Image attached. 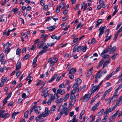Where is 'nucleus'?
<instances>
[{"label":"nucleus","mask_w":122,"mask_h":122,"mask_svg":"<svg viewBox=\"0 0 122 122\" xmlns=\"http://www.w3.org/2000/svg\"><path fill=\"white\" fill-rule=\"evenodd\" d=\"M67 104L66 103H64L62 106L63 107V110L64 111H65L64 114L65 115H67L68 114V112L69 111V109H67L66 108L67 106Z\"/></svg>","instance_id":"obj_6"},{"label":"nucleus","mask_w":122,"mask_h":122,"mask_svg":"<svg viewBox=\"0 0 122 122\" xmlns=\"http://www.w3.org/2000/svg\"><path fill=\"white\" fill-rule=\"evenodd\" d=\"M47 50H42L39 53V54H40V55H42L44 53H46V52Z\"/></svg>","instance_id":"obj_35"},{"label":"nucleus","mask_w":122,"mask_h":122,"mask_svg":"<svg viewBox=\"0 0 122 122\" xmlns=\"http://www.w3.org/2000/svg\"><path fill=\"white\" fill-rule=\"evenodd\" d=\"M107 116L106 115L105 116L104 118L102 120V122H106L107 119Z\"/></svg>","instance_id":"obj_32"},{"label":"nucleus","mask_w":122,"mask_h":122,"mask_svg":"<svg viewBox=\"0 0 122 122\" xmlns=\"http://www.w3.org/2000/svg\"><path fill=\"white\" fill-rule=\"evenodd\" d=\"M78 119H72L71 120L69 121L68 122H78Z\"/></svg>","instance_id":"obj_57"},{"label":"nucleus","mask_w":122,"mask_h":122,"mask_svg":"<svg viewBox=\"0 0 122 122\" xmlns=\"http://www.w3.org/2000/svg\"><path fill=\"white\" fill-rule=\"evenodd\" d=\"M56 106L54 105L51 108L50 113H53L54 112L56 111Z\"/></svg>","instance_id":"obj_28"},{"label":"nucleus","mask_w":122,"mask_h":122,"mask_svg":"<svg viewBox=\"0 0 122 122\" xmlns=\"http://www.w3.org/2000/svg\"><path fill=\"white\" fill-rule=\"evenodd\" d=\"M104 59L109 58V55H105L102 56Z\"/></svg>","instance_id":"obj_54"},{"label":"nucleus","mask_w":122,"mask_h":122,"mask_svg":"<svg viewBox=\"0 0 122 122\" xmlns=\"http://www.w3.org/2000/svg\"><path fill=\"white\" fill-rule=\"evenodd\" d=\"M48 35L45 34L42 35L40 37L41 38H43L41 40V42H45L46 41V39Z\"/></svg>","instance_id":"obj_13"},{"label":"nucleus","mask_w":122,"mask_h":122,"mask_svg":"<svg viewBox=\"0 0 122 122\" xmlns=\"http://www.w3.org/2000/svg\"><path fill=\"white\" fill-rule=\"evenodd\" d=\"M30 56L29 54H28L25 55L23 58V60H25L28 59Z\"/></svg>","instance_id":"obj_44"},{"label":"nucleus","mask_w":122,"mask_h":122,"mask_svg":"<svg viewBox=\"0 0 122 122\" xmlns=\"http://www.w3.org/2000/svg\"><path fill=\"white\" fill-rule=\"evenodd\" d=\"M93 69V68L92 67L88 70L87 75V77H89L91 75Z\"/></svg>","instance_id":"obj_18"},{"label":"nucleus","mask_w":122,"mask_h":122,"mask_svg":"<svg viewBox=\"0 0 122 122\" xmlns=\"http://www.w3.org/2000/svg\"><path fill=\"white\" fill-rule=\"evenodd\" d=\"M118 96V95H114L113 94V95L111 98H109L108 100L109 101V103L113 102H114L116 101Z\"/></svg>","instance_id":"obj_4"},{"label":"nucleus","mask_w":122,"mask_h":122,"mask_svg":"<svg viewBox=\"0 0 122 122\" xmlns=\"http://www.w3.org/2000/svg\"><path fill=\"white\" fill-rule=\"evenodd\" d=\"M83 25V24H81V23H79L76 26V29H77L80 27H82Z\"/></svg>","instance_id":"obj_53"},{"label":"nucleus","mask_w":122,"mask_h":122,"mask_svg":"<svg viewBox=\"0 0 122 122\" xmlns=\"http://www.w3.org/2000/svg\"><path fill=\"white\" fill-rule=\"evenodd\" d=\"M37 57H35L33 61V64H35L37 61Z\"/></svg>","instance_id":"obj_55"},{"label":"nucleus","mask_w":122,"mask_h":122,"mask_svg":"<svg viewBox=\"0 0 122 122\" xmlns=\"http://www.w3.org/2000/svg\"><path fill=\"white\" fill-rule=\"evenodd\" d=\"M122 96H121L117 100L115 105L117 107V106H119L121 105L122 104Z\"/></svg>","instance_id":"obj_11"},{"label":"nucleus","mask_w":122,"mask_h":122,"mask_svg":"<svg viewBox=\"0 0 122 122\" xmlns=\"http://www.w3.org/2000/svg\"><path fill=\"white\" fill-rule=\"evenodd\" d=\"M29 95L26 96V94L25 93H23L22 95V97L23 98H26L28 97Z\"/></svg>","instance_id":"obj_59"},{"label":"nucleus","mask_w":122,"mask_h":122,"mask_svg":"<svg viewBox=\"0 0 122 122\" xmlns=\"http://www.w3.org/2000/svg\"><path fill=\"white\" fill-rule=\"evenodd\" d=\"M118 54L117 53L114 54L111 57V58L113 60H114L116 56Z\"/></svg>","instance_id":"obj_51"},{"label":"nucleus","mask_w":122,"mask_h":122,"mask_svg":"<svg viewBox=\"0 0 122 122\" xmlns=\"http://www.w3.org/2000/svg\"><path fill=\"white\" fill-rule=\"evenodd\" d=\"M19 113V112H15L13 113L12 115V117L14 119L15 118V116L16 115V114H18Z\"/></svg>","instance_id":"obj_36"},{"label":"nucleus","mask_w":122,"mask_h":122,"mask_svg":"<svg viewBox=\"0 0 122 122\" xmlns=\"http://www.w3.org/2000/svg\"><path fill=\"white\" fill-rule=\"evenodd\" d=\"M76 71V69L75 68H72L69 71L68 74H74L75 73Z\"/></svg>","instance_id":"obj_26"},{"label":"nucleus","mask_w":122,"mask_h":122,"mask_svg":"<svg viewBox=\"0 0 122 122\" xmlns=\"http://www.w3.org/2000/svg\"><path fill=\"white\" fill-rule=\"evenodd\" d=\"M60 8L63 9L65 7V5L64 3H61L59 6Z\"/></svg>","instance_id":"obj_38"},{"label":"nucleus","mask_w":122,"mask_h":122,"mask_svg":"<svg viewBox=\"0 0 122 122\" xmlns=\"http://www.w3.org/2000/svg\"><path fill=\"white\" fill-rule=\"evenodd\" d=\"M108 52L105 49L102 52L101 54V56H102L104 55V54L105 53H107Z\"/></svg>","instance_id":"obj_46"},{"label":"nucleus","mask_w":122,"mask_h":122,"mask_svg":"<svg viewBox=\"0 0 122 122\" xmlns=\"http://www.w3.org/2000/svg\"><path fill=\"white\" fill-rule=\"evenodd\" d=\"M82 51L83 52H85L86 51V50L87 48V46L86 45H85L83 47V46H82Z\"/></svg>","instance_id":"obj_31"},{"label":"nucleus","mask_w":122,"mask_h":122,"mask_svg":"<svg viewBox=\"0 0 122 122\" xmlns=\"http://www.w3.org/2000/svg\"><path fill=\"white\" fill-rule=\"evenodd\" d=\"M111 61V59H109L105 61L104 63L103 66V68H104V67H106L107 66L108 64Z\"/></svg>","instance_id":"obj_20"},{"label":"nucleus","mask_w":122,"mask_h":122,"mask_svg":"<svg viewBox=\"0 0 122 122\" xmlns=\"http://www.w3.org/2000/svg\"><path fill=\"white\" fill-rule=\"evenodd\" d=\"M112 37V36H107V35L106 38L105 40V41H107L108 40H109L110 39H111V38Z\"/></svg>","instance_id":"obj_47"},{"label":"nucleus","mask_w":122,"mask_h":122,"mask_svg":"<svg viewBox=\"0 0 122 122\" xmlns=\"http://www.w3.org/2000/svg\"><path fill=\"white\" fill-rule=\"evenodd\" d=\"M29 112V111L28 110L25 112L24 114V117L25 118H26L28 117V114Z\"/></svg>","instance_id":"obj_37"},{"label":"nucleus","mask_w":122,"mask_h":122,"mask_svg":"<svg viewBox=\"0 0 122 122\" xmlns=\"http://www.w3.org/2000/svg\"><path fill=\"white\" fill-rule=\"evenodd\" d=\"M102 73H100V74L96 73L95 75V78L96 79L95 81V83H97L98 81V79L100 78L102 76Z\"/></svg>","instance_id":"obj_9"},{"label":"nucleus","mask_w":122,"mask_h":122,"mask_svg":"<svg viewBox=\"0 0 122 122\" xmlns=\"http://www.w3.org/2000/svg\"><path fill=\"white\" fill-rule=\"evenodd\" d=\"M90 96V94H85L82 98L83 101L84 102H87L89 99Z\"/></svg>","instance_id":"obj_5"},{"label":"nucleus","mask_w":122,"mask_h":122,"mask_svg":"<svg viewBox=\"0 0 122 122\" xmlns=\"http://www.w3.org/2000/svg\"><path fill=\"white\" fill-rule=\"evenodd\" d=\"M99 102H97L96 104H95L92 107V110L94 111L95 110L97 109V107L99 105Z\"/></svg>","instance_id":"obj_17"},{"label":"nucleus","mask_w":122,"mask_h":122,"mask_svg":"<svg viewBox=\"0 0 122 122\" xmlns=\"http://www.w3.org/2000/svg\"><path fill=\"white\" fill-rule=\"evenodd\" d=\"M59 87L60 88H64L65 87V86L64 83H62L60 84L59 86Z\"/></svg>","instance_id":"obj_42"},{"label":"nucleus","mask_w":122,"mask_h":122,"mask_svg":"<svg viewBox=\"0 0 122 122\" xmlns=\"http://www.w3.org/2000/svg\"><path fill=\"white\" fill-rule=\"evenodd\" d=\"M59 96L58 95L57 93H55L54 94V97H52L51 98L52 101H53L54 99H57L58 98H59Z\"/></svg>","instance_id":"obj_19"},{"label":"nucleus","mask_w":122,"mask_h":122,"mask_svg":"<svg viewBox=\"0 0 122 122\" xmlns=\"http://www.w3.org/2000/svg\"><path fill=\"white\" fill-rule=\"evenodd\" d=\"M57 76L58 74H55L52 77L51 79L48 81L49 82H51Z\"/></svg>","instance_id":"obj_16"},{"label":"nucleus","mask_w":122,"mask_h":122,"mask_svg":"<svg viewBox=\"0 0 122 122\" xmlns=\"http://www.w3.org/2000/svg\"><path fill=\"white\" fill-rule=\"evenodd\" d=\"M15 28H14L12 30H9L8 32L7 33V36H9L10 34V32H11L13 31H14L15 30Z\"/></svg>","instance_id":"obj_33"},{"label":"nucleus","mask_w":122,"mask_h":122,"mask_svg":"<svg viewBox=\"0 0 122 122\" xmlns=\"http://www.w3.org/2000/svg\"><path fill=\"white\" fill-rule=\"evenodd\" d=\"M106 27V26H100L99 27L98 29V31L99 32V36L100 37L103 34L105 31L104 29Z\"/></svg>","instance_id":"obj_3"},{"label":"nucleus","mask_w":122,"mask_h":122,"mask_svg":"<svg viewBox=\"0 0 122 122\" xmlns=\"http://www.w3.org/2000/svg\"><path fill=\"white\" fill-rule=\"evenodd\" d=\"M18 10V8H15L12 10L11 11V12L15 13Z\"/></svg>","instance_id":"obj_63"},{"label":"nucleus","mask_w":122,"mask_h":122,"mask_svg":"<svg viewBox=\"0 0 122 122\" xmlns=\"http://www.w3.org/2000/svg\"><path fill=\"white\" fill-rule=\"evenodd\" d=\"M57 93L58 94L63 95L64 94L65 92L64 89H62L61 88L58 89L57 90Z\"/></svg>","instance_id":"obj_12"},{"label":"nucleus","mask_w":122,"mask_h":122,"mask_svg":"<svg viewBox=\"0 0 122 122\" xmlns=\"http://www.w3.org/2000/svg\"><path fill=\"white\" fill-rule=\"evenodd\" d=\"M69 94L68 93L66 94V95L65 96V98H63V100H64H64H66L68 98H69Z\"/></svg>","instance_id":"obj_61"},{"label":"nucleus","mask_w":122,"mask_h":122,"mask_svg":"<svg viewBox=\"0 0 122 122\" xmlns=\"http://www.w3.org/2000/svg\"><path fill=\"white\" fill-rule=\"evenodd\" d=\"M7 81V78L6 77L3 78L1 81L3 82L4 83V82H6V81Z\"/></svg>","instance_id":"obj_58"},{"label":"nucleus","mask_w":122,"mask_h":122,"mask_svg":"<svg viewBox=\"0 0 122 122\" xmlns=\"http://www.w3.org/2000/svg\"><path fill=\"white\" fill-rule=\"evenodd\" d=\"M122 24V22L119 23L117 25L116 29L117 30L118 28L120 27V26Z\"/></svg>","instance_id":"obj_62"},{"label":"nucleus","mask_w":122,"mask_h":122,"mask_svg":"<svg viewBox=\"0 0 122 122\" xmlns=\"http://www.w3.org/2000/svg\"><path fill=\"white\" fill-rule=\"evenodd\" d=\"M9 114L8 113H6L3 117H2V118H4L5 119V118H7L9 117Z\"/></svg>","instance_id":"obj_50"},{"label":"nucleus","mask_w":122,"mask_h":122,"mask_svg":"<svg viewBox=\"0 0 122 122\" xmlns=\"http://www.w3.org/2000/svg\"><path fill=\"white\" fill-rule=\"evenodd\" d=\"M61 116L59 114H58L57 117L55 119V121H57L61 117Z\"/></svg>","instance_id":"obj_52"},{"label":"nucleus","mask_w":122,"mask_h":122,"mask_svg":"<svg viewBox=\"0 0 122 122\" xmlns=\"http://www.w3.org/2000/svg\"><path fill=\"white\" fill-rule=\"evenodd\" d=\"M5 112V110L1 111H0V118L4 116V113Z\"/></svg>","instance_id":"obj_40"},{"label":"nucleus","mask_w":122,"mask_h":122,"mask_svg":"<svg viewBox=\"0 0 122 122\" xmlns=\"http://www.w3.org/2000/svg\"><path fill=\"white\" fill-rule=\"evenodd\" d=\"M104 61V60L103 59H102V60L100 61L99 64L98 66L97 67V68L98 69H99L102 66Z\"/></svg>","instance_id":"obj_24"},{"label":"nucleus","mask_w":122,"mask_h":122,"mask_svg":"<svg viewBox=\"0 0 122 122\" xmlns=\"http://www.w3.org/2000/svg\"><path fill=\"white\" fill-rule=\"evenodd\" d=\"M41 47L44 50H47V49L48 47V46L45 43H43L41 44Z\"/></svg>","instance_id":"obj_15"},{"label":"nucleus","mask_w":122,"mask_h":122,"mask_svg":"<svg viewBox=\"0 0 122 122\" xmlns=\"http://www.w3.org/2000/svg\"><path fill=\"white\" fill-rule=\"evenodd\" d=\"M21 64L20 62H18L16 64V71L20 69L21 67Z\"/></svg>","instance_id":"obj_22"},{"label":"nucleus","mask_w":122,"mask_h":122,"mask_svg":"<svg viewBox=\"0 0 122 122\" xmlns=\"http://www.w3.org/2000/svg\"><path fill=\"white\" fill-rule=\"evenodd\" d=\"M85 112L84 110H82L81 113H80V115L79 118L80 119H81L82 118V116L84 114Z\"/></svg>","instance_id":"obj_39"},{"label":"nucleus","mask_w":122,"mask_h":122,"mask_svg":"<svg viewBox=\"0 0 122 122\" xmlns=\"http://www.w3.org/2000/svg\"><path fill=\"white\" fill-rule=\"evenodd\" d=\"M102 82L103 81H102L99 85H97L93 86L91 91L92 94L94 93V92L97 90L98 91V90L100 88V86L102 84Z\"/></svg>","instance_id":"obj_2"},{"label":"nucleus","mask_w":122,"mask_h":122,"mask_svg":"<svg viewBox=\"0 0 122 122\" xmlns=\"http://www.w3.org/2000/svg\"><path fill=\"white\" fill-rule=\"evenodd\" d=\"M102 19H99L97 21V23L95 27V28H97V27L99 26L100 24L102 23Z\"/></svg>","instance_id":"obj_21"},{"label":"nucleus","mask_w":122,"mask_h":122,"mask_svg":"<svg viewBox=\"0 0 122 122\" xmlns=\"http://www.w3.org/2000/svg\"><path fill=\"white\" fill-rule=\"evenodd\" d=\"M112 88V87H111L108 89L105 92L107 94L109 92H110Z\"/></svg>","instance_id":"obj_60"},{"label":"nucleus","mask_w":122,"mask_h":122,"mask_svg":"<svg viewBox=\"0 0 122 122\" xmlns=\"http://www.w3.org/2000/svg\"><path fill=\"white\" fill-rule=\"evenodd\" d=\"M119 110H118L115 112V113L114 114H113L111 116V117H112V118H114L116 117L117 115L118 114V113H119Z\"/></svg>","instance_id":"obj_30"},{"label":"nucleus","mask_w":122,"mask_h":122,"mask_svg":"<svg viewBox=\"0 0 122 122\" xmlns=\"http://www.w3.org/2000/svg\"><path fill=\"white\" fill-rule=\"evenodd\" d=\"M48 89V88H47L45 90L43 91L41 93V96H43L44 98H45L47 96H48L49 93V91L46 90L47 89Z\"/></svg>","instance_id":"obj_8"},{"label":"nucleus","mask_w":122,"mask_h":122,"mask_svg":"<svg viewBox=\"0 0 122 122\" xmlns=\"http://www.w3.org/2000/svg\"><path fill=\"white\" fill-rule=\"evenodd\" d=\"M61 37V36L60 35L58 36L57 37L55 35H53L52 36H51V38L52 39H56L57 40H59Z\"/></svg>","instance_id":"obj_23"},{"label":"nucleus","mask_w":122,"mask_h":122,"mask_svg":"<svg viewBox=\"0 0 122 122\" xmlns=\"http://www.w3.org/2000/svg\"><path fill=\"white\" fill-rule=\"evenodd\" d=\"M55 25H54L52 26H51L49 27H47V29L49 30L50 31H52L54 30L55 29Z\"/></svg>","instance_id":"obj_25"},{"label":"nucleus","mask_w":122,"mask_h":122,"mask_svg":"<svg viewBox=\"0 0 122 122\" xmlns=\"http://www.w3.org/2000/svg\"><path fill=\"white\" fill-rule=\"evenodd\" d=\"M82 46H75L73 49V52H74L76 51L77 52H79L81 51H82Z\"/></svg>","instance_id":"obj_10"},{"label":"nucleus","mask_w":122,"mask_h":122,"mask_svg":"<svg viewBox=\"0 0 122 122\" xmlns=\"http://www.w3.org/2000/svg\"><path fill=\"white\" fill-rule=\"evenodd\" d=\"M31 7L30 6H29L27 7L26 10L27 11H29L31 10Z\"/></svg>","instance_id":"obj_64"},{"label":"nucleus","mask_w":122,"mask_h":122,"mask_svg":"<svg viewBox=\"0 0 122 122\" xmlns=\"http://www.w3.org/2000/svg\"><path fill=\"white\" fill-rule=\"evenodd\" d=\"M116 107H117L115 105H114V106H113L111 107L110 108H109V109H110L111 111V112L113 110H114L115 109V108Z\"/></svg>","instance_id":"obj_56"},{"label":"nucleus","mask_w":122,"mask_h":122,"mask_svg":"<svg viewBox=\"0 0 122 122\" xmlns=\"http://www.w3.org/2000/svg\"><path fill=\"white\" fill-rule=\"evenodd\" d=\"M21 52V50L20 48H18L16 50V54L17 55H19Z\"/></svg>","instance_id":"obj_41"},{"label":"nucleus","mask_w":122,"mask_h":122,"mask_svg":"<svg viewBox=\"0 0 122 122\" xmlns=\"http://www.w3.org/2000/svg\"><path fill=\"white\" fill-rule=\"evenodd\" d=\"M116 48V47L115 46H114L111 49V50L110 52V54H113L115 51V50Z\"/></svg>","instance_id":"obj_27"},{"label":"nucleus","mask_w":122,"mask_h":122,"mask_svg":"<svg viewBox=\"0 0 122 122\" xmlns=\"http://www.w3.org/2000/svg\"><path fill=\"white\" fill-rule=\"evenodd\" d=\"M75 81L76 82V83L78 85H79L81 82V80L79 78L76 79H75Z\"/></svg>","instance_id":"obj_29"},{"label":"nucleus","mask_w":122,"mask_h":122,"mask_svg":"<svg viewBox=\"0 0 122 122\" xmlns=\"http://www.w3.org/2000/svg\"><path fill=\"white\" fill-rule=\"evenodd\" d=\"M110 112H111L110 109L109 108L107 109L106 111L104 112V115H106L108 114Z\"/></svg>","instance_id":"obj_34"},{"label":"nucleus","mask_w":122,"mask_h":122,"mask_svg":"<svg viewBox=\"0 0 122 122\" xmlns=\"http://www.w3.org/2000/svg\"><path fill=\"white\" fill-rule=\"evenodd\" d=\"M43 9L44 10H47L48 9V5H45L43 7Z\"/></svg>","instance_id":"obj_45"},{"label":"nucleus","mask_w":122,"mask_h":122,"mask_svg":"<svg viewBox=\"0 0 122 122\" xmlns=\"http://www.w3.org/2000/svg\"><path fill=\"white\" fill-rule=\"evenodd\" d=\"M107 94L105 92H104L103 94V95L102 97L101 98V99L102 100H104L105 98V97L106 95Z\"/></svg>","instance_id":"obj_49"},{"label":"nucleus","mask_w":122,"mask_h":122,"mask_svg":"<svg viewBox=\"0 0 122 122\" xmlns=\"http://www.w3.org/2000/svg\"><path fill=\"white\" fill-rule=\"evenodd\" d=\"M112 47V46L111 45H110L109 46L107 47L105 49L107 50L108 52L111 49Z\"/></svg>","instance_id":"obj_48"},{"label":"nucleus","mask_w":122,"mask_h":122,"mask_svg":"<svg viewBox=\"0 0 122 122\" xmlns=\"http://www.w3.org/2000/svg\"><path fill=\"white\" fill-rule=\"evenodd\" d=\"M63 100V98H61L60 99H58L56 101V102L57 103H59L61 102H62V100Z\"/></svg>","instance_id":"obj_43"},{"label":"nucleus","mask_w":122,"mask_h":122,"mask_svg":"<svg viewBox=\"0 0 122 122\" xmlns=\"http://www.w3.org/2000/svg\"><path fill=\"white\" fill-rule=\"evenodd\" d=\"M50 112V111L48 110V108L47 107L46 108L45 111L42 112L41 114H40L38 116L36 117V121H38L39 119H42L44 117L47 116L49 115Z\"/></svg>","instance_id":"obj_1"},{"label":"nucleus","mask_w":122,"mask_h":122,"mask_svg":"<svg viewBox=\"0 0 122 122\" xmlns=\"http://www.w3.org/2000/svg\"><path fill=\"white\" fill-rule=\"evenodd\" d=\"M10 44H11L9 42H8L5 46V53H6L7 54L10 51V49L9 47Z\"/></svg>","instance_id":"obj_7"},{"label":"nucleus","mask_w":122,"mask_h":122,"mask_svg":"<svg viewBox=\"0 0 122 122\" xmlns=\"http://www.w3.org/2000/svg\"><path fill=\"white\" fill-rule=\"evenodd\" d=\"M73 87L76 91V92H78L79 90V88L78 85L77 84H74L73 86Z\"/></svg>","instance_id":"obj_14"}]
</instances>
